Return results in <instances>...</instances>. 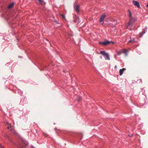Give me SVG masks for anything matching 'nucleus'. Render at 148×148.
Segmentation results:
<instances>
[{"label": "nucleus", "instance_id": "f257e3e1", "mask_svg": "<svg viewBox=\"0 0 148 148\" xmlns=\"http://www.w3.org/2000/svg\"><path fill=\"white\" fill-rule=\"evenodd\" d=\"M100 53L103 56L106 60H110L109 54L106 52L104 51H101Z\"/></svg>", "mask_w": 148, "mask_h": 148}, {"label": "nucleus", "instance_id": "f03ea898", "mask_svg": "<svg viewBox=\"0 0 148 148\" xmlns=\"http://www.w3.org/2000/svg\"><path fill=\"white\" fill-rule=\"evenodd\" d=\"M136 21V19L133 18H130V21L128 23V25L132 27Z\"/></svg>", "mask_w": 148, "mask_h": 148}, {"label": "nucleus", "instance_id": "7ed1b4c3", "mask_svg": "<svg viewBox=\"0 0 148 148\" xmlns=\"http://www.w3.org/2000/svg\"><path fill=\"white\" fill-rule=\"evenodd\" d=\"M106 16L104 14H103L101 16L99 21L100 24L102 25H103L104 21V19Z\"/></svg>", "mask_w": 148, "mask_h": 148}, {"label": "nucleus", "instance_id": "20e7f679", "mask_svg": "<svg viewBox=\"0 0 148 148\" xmlns=\"http://www.w3.org/2000/svg\"><path fill=\"white\" fill-rule=\"evenodd\" d=\"M110 43H112L113 44L114 43L113 42L109 41L107 40H104V42H99V44H102L104 45H107L108 44H109Z\"/></svg>", "mask_w": 148, "mask_h": 148}, {"label": "nucleus", "instance_id": "39448f33", "mask_svg": "<svg viewBox=\"0 0 148 148\" xmlns=\"http://www.w3.org/2000/svg\"><path fill=\"white\" fill-rule=\"evenodd\" d=\"M133 4L138 8H140V4L139 2L137 1H133Z\"/></svg>", "mask_w": 148, "mask_h": 148}, {"label": "nucleus", "instance_id": "423d86ee", "mask_svg": "<svg viewBox=\"0 0 148 148\" xmlns=\"http://www.w3.org/2000/svg\"><path fill=\"white\" fill-rule=\"evenodd\" d=\"M80 8V6L79 5H77L75 8V11L77 12H79V9Z\"/></svg>", "mask_w": 148, "mask_h": 148}, {"label": "nucleus", "instance_id": "0eeeda50", "mask_svg": "<svg viewBox=\"0 0 148 148\" xmlns=\"http://www.w3.org/2000/svg\"><path fill=\"white\" fill-rule=\"evenodd\" d=\"M14 5V4L13 3H11L8 6V8L9 9H10L12 8Z\"/></svg>", "mask_w": 148, "mask_h": 148}, {"label": "nucleus", "instance_id": "6e6552de", "mask_svg": "<svg viewBox=\"0 0 148 148\" xmlns=\"http://www.w3.org/2000/svg\"><path fill=\"white\" fill-rule=\"evenodd\" d=\"M129 14V17L130 18H132L133 17H132V13L130 11V10H128Z\"/></svg>", "mask_w": 148, "mask_h": 148}, {"label": "nucleus", "instance_id": "1a4fd4ad", "mask_svg": "<svg viewBox=\"0 0 148 148\" xmlns=\"http://www.w3.org/2000/svg\"><path fill=\"white\" fill-rule=\"evenodd\" d=\"M123 69H120L119 72V75H122L123 73Z\"/></svg>", "mask_w": 148, "mask_h": 148}, {"label": "nucleus", "instance_id": "9d476101", "mask_svg": "<svg viewBox=\"0 0 148 148\" xmlns=\"http://www.w3.org/2000/svg\"><path fill=\"white\" fill-rule=\"evenodd\" d=\"M147 26H145L144 29V32H143V34H144L147 31Z\"/></svg>", "mask_w": 148, "mask_h": 148}, {"label": "nucleus", "instance_id": "9b49d317", "mask_svg": "<svg viewBox=\"0 0 148 148\" xmlns=\"http://www.w3.org/2000/svg\"><path fill=\"white\" fill-rule=\"evenodd\" d=\"M117 54L118 55H120L121 54L122 52L121 51H118L117 52Z\"/></svg>", "mask_w": 148, "mask_h": 148}, {"label": "nucleus", "instance_id": "f8f14e48", "mask_svg": "<svg viewBox=\"0 0 148 148\" xmlns=\"http://www.w3.org/2000/svg\"><path fill=\"white\" fill-rule=\"evenodd\" d=\"M81 98V97L80 96H78V97L77 98V100L78 101H80Z\"/></svg>", "mask_w": 148, "mask_h": 148}, {"label": "nucleus", "instance_id": "ddd939ff", "mask_svg": "<svg viewBox=\"0 0 148 148\" xmlns=\"http://www.w3.org/2000/svg\"><path fill=\"white\" fill-rule=\"evenodd\" d=\"M130 38L131 39V40L128 42V43H131L132 42H133L132 40V39H131V37H130Z\"/></svg>", "mask_w": 148, "mask_h": 148}, {"label": "nucleus", "instance_id": "4468645a", "mask_svg": "<svg viewBox=\"0 0 148 148\" xmlns=\"http://www.w3.org/2000/svg\"><path fill=\"white\" fill-rule=\"evenodd\" d=\"M128 52V51L127 50H125L124 52V53H125L126 55V56H127V52Z\"/></svg>", "mask_w": 148, "mask_h": 148}, {"label": "nucleus", "instance_id": "2eb2a0df", "mask_svg": "<svg viewBox=\"0 0 148 148\" xmlns=\"http://www.w3.org/2000/svg\"><path fill=\"white\" fill-rule=\"evenodd\" d=\"M9 124V126H10V127H8V129H9L10 128H11V124Z\"/></svg>", "mask_w": 148, "mask_h": 148}, {"label": "nucleus", "instance_id": "dca6fc26", "mask_svg": "<svg viewBox=\"0 0 148 148\" xmlns=\"http://www.w3.org/2000/svg\"><path fill=\"white\" fill-rule=\"evenodd\" d=\"M132 41H133V43H134V42H135V40H134V38H133L132 39Z\"/></svg>", "mask_w": 148, "mask_h": 148}, {"label": "nucleus", "instance_id": "f3484780", "mask_svg": "<svg viewBox=\"0 0 148 148\" xmlns=\"http://www.w3.org/2000/svg\"><path fill=\"white\" fill-rule=\"evenodd\" d=\"M0 147L1 148H2L3 147V146H2L0 144Z\"/></svg>", "mask_w": 148, "mask_h": 148}, {"label": "nucleus", "instance_id": "a211bd4d", "mask_svg": "<svg viewBox=\"0 0 148 148\" xmlns=\"http://www.w3.org/2000/svg\"><path fill=\"white\" fill-rule=\"evenodd\" d=\"M123 69V71H124V70H125V69L124 68H123V69Z\"/></svg>", "mask_w": 148, "mask_h": 148}, {"label": "nucleus", "instance_id": "6ab92c4d", "mask_svg": "<svg viewBox=\"0 0 148 148\" xmlns=\"http://www.w3.org/2000/svg\"><path fill=\"white\" fill-rule=\"evenodd\" d=\"M117 66H116V65H115V66H114V68H117Z\"/></svg>", "mask_w": 148, "mask_h": 148}, {"label": "nucleus", "instance_id": "aec40b11", "mask_svg": "<svg viewBox=\"0 0 148 148\" xmlns=\"http://www.w3.org/2000/svg\"><path fill=\"white\" fill-rule=\"evenodd\" d=\"M139 80H140L141 82V83H142V81L141 79H140Z\"/></svg>", "mask_w": 148, "mask_h": 148}, {"label": "nucleus", "instance_id": "412c9836", "mask_svg": "<svg viewBox=\"0 0 148 148\" xmlns=\"http://www.w3.org/2000/svg\"><path fill=\"white\" fill-rule=\"evenodd\" d=\"M111 26L112 27H114V25H112V26L111 25Z\"/></svg>", "mask_w": 148, "mask_h": 148}, {"label": "nucleus", "instance_id": "4be33fe9", "mask_svg": "<svg viewBox=\"0 0 148 148\" xmlns=\"http://www.w3.org/2000/svg\"><path fill=\"white\" fill-rule=\"evenodd\" d=\"M146 7H148V4H147V6H146Z\"/></svg>", "mask_w": 148, "mask_h": 148}, {"label": "nucleus", "instance_id": "5701e85b", "mask_svg": "<svg viewBox=\"0 0 148 148\" xmlns=\"http://www.w3.org/2000/svg\"><path fill=\"white\" fill-rule=\"evenodd\" d=\"M100 58L101 59H102V56H101V57L100 56Z\"/></svg>", "mask_w": 148, "mask_h": 148}, {"label": "nucleus", "instance_id": "b1692460", "mask_svg": "<svg viewBox=\"0 0 148 148\" xmlns=\"http://www.w3.org/2000/svg\"><path fill=\"white\" fill-rule=\"evenodd\" d=\"M74 21H75V22H76V21H75V20H74Z\"/></svg>", "mask_w": 148, "mask_h": 148}, {"label": "nucleus", "instance_id": "393cba45", "mask_svg": "<svg viewBox=\"0 0 148 148\" xmlns=\"http://www.w3.org/2000/svg\"><path fill=\"white\" fill-rule=\"evenodd\" d=\"M2 148H5L3 147H2Z\"/></svg>", "mask_w": 148, "mask_h": 148}]
</instances>
